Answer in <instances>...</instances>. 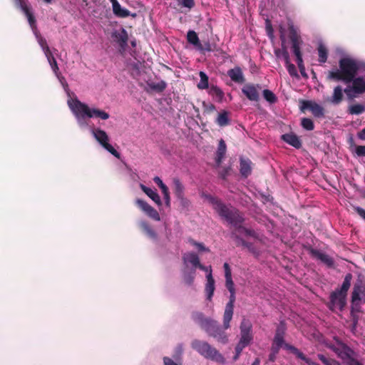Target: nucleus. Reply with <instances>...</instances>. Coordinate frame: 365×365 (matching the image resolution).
Masks as SVG:
<instances>
[{
  "instance_id": "obj_1",
  "label": "nucleus",
  "mask_w": 365,
  "mask_h": 365,
  "mask_svg": "<svg viewBox=\"0 0 365 365\" xmlns=\"http://www.w3.org/2000/svg\"><path fill=\"white\" fill-rule=\"evenodd\" d=\"M205 198L212 205L214 210L221 218L225 220L235 230L245 222L244 215L241 212L232 206H227L220 199L211 195H206Z\"/></svg>"
},
{
  "instance_id": "obj_2",
  "label": "nucleus",
  "mask_w": 365,
  "mask_h": 365,
  "mask_svg": "<svg viewBox=\"0 0 365 365\" xmlns=\"http://www.w3.org/2000/svg\"><path fill=\"white\" fill-rule=\"evenodd\" d=\"M339 66V69L329 72V78L345 83H350L360 69V65L356 61L347 57L341 58Z\"/></svg>"
},
{
  "instance_id": "obj_3",
  "label": "nucleus",
  "mask_w": 365,
  "mask_h": 365,
  "mask_svg": "<svg viewBox=\"0 0 365 365\" xmlns=\"http://www.w3.org/2000/svg\"><path fill=\"white\" fill-rule=\"evenodd\" d=\"M353 275L347 273L340 288L335 289L330 294L328 307L331 311L343 310L346 304L347 292L351 287Z\"/></svg>"
},
{
  "instance_id": "obj_4",
  "label": "nucleus",
  "mask_w": 365,
  "mask_h": 365,
  "mask_svg": "<svg viewBox=\"0 0 365 365\" xmlns=\"http://www.w3.org/2000/svg\"><path fill=\"white\" fill-rule=\"evenodd\" d=\"M69 106L78 119L88 117L107 120L110 117L106 111L97 108H90L88 105L78 99L73 100V102L69 103Z\"/></svg>"
},
{
  "instance_id": "obj_5",
  "label": "nucleus",
  "mask_w": 365,
  "mask_h": 365,
  "mask_svg": "<svg viewBox=\"0 0 365 365\" xmlns=\"http://www.w3.org/2000/svg\"><path fill=\"white\" fill-rule=\"evenodd\" d=\"M191 346L205 359H210L222 364L225 363V359L222 354H221L218 350L212 346L207 341L194 339L191 343Z\"/></svg>"
},
{
  "instance_id": "obj_6",
  "label": "nucleus",
  "mask_w": 365,
  "mask_h": 365,
  "mask_svg": "<svg viewBox=\"0 0 365 365\" xmlns=\"http://www.w3.org/2000/svg\"><path fill=\"white\" fill-rule=\"evenodd\" d=\"M351 302L356 309L365 303V282L361 279H356L354 284Z\"/></svg>"
},
{
  "instance_id": "obj_7",
  "label": "nucleus",
  "mask_w": 365,
  "mask_h": 365,
  "mask_svg": "<svg viewBox=\"0 0 365 365\" xmlns=\"http://www.w3.org/2000/svg\"><path fill=\"white\" fill-rule=\"evenodd\" d=\"M203 329L209 336H212L220 343L226 344L228 341L225 330L213 319H210Z\"/></svg>"
},
{
  "instance_id": "obj_8",
  "label": "nucleus",
  "mask_w": 365,
  "mask_h": 365,
  "mask_svg": "<svg viewBox=\"0 0 365 365\" xmlns=\"http://www.w3.org/2000/svg\"><path fill=\"white\" fill-rule=\"evenodd\" d=\"M93 135L96 140L110 153L117 158H120V153L108 143L109 138L106 131L96 128L93 130Z\"/></svg>"
},
{
  "instance_id": "obj_9",
  "label": "nucleus",
  "mask_w": 365,
  "mask_h": 365,
  "mask_svg": "<svg viewBox=\"0 0 365 365\" xmlns=\"http://www.w3.org/2000/svg\"><path fill=\"white\" fill-rule=\"evenodd\" d=\"M329 348L344 361H348L355 354L353 349L339 340H336V344L331 345Z\"/></svg>"
},
{
  "instance_id": "obj_10",
  "label": "nucleus",
  "mask_w": 365,
  "mask_h": 365,
  "mask_svg": "<svg viewBox=\"0 0 365 365\" xmlns=\"http://www.w3.org/2000/svg\"><path fill=\"white\" fill-rule=\"evenodd\" d=\"M240 339L239 343L248 346L253 339L252 324L249 319H243L240 326Z\"/></svg>"
},
{
  "instance_id": "obj_11",
  "label": "nucleus",
  "mask_w": 365,
  "mask_h": 365,
  "mask_svg": "<svg viewBox=\"0 0 365 365\" xmlns=\"http://www.w3.org/2000/svg\"><path fill=\"white\" fill-rule=\"evenodd\" d=\"M230 295L229 302L227 303L224 315H223V327L224 329H227L230 327V323L232 319L234 312V304L235 302V291L230 292Z\"/></svg>"
},
{
  "instance_id": "obj_12",
  "label": "nucleus",
  "mask_w": 365,
  "mask_h": 365,
  "mask_svg": "<svg viewBox=\"0 0 365 365\" xmlns=\"http://www.w3.org/2000/svg\"><path fill=\"white\" fill-rule=\"evenodd\" d=\"M289 38L292 42V48L296 59L302 58V54L300 49V44L302 43L301 38L298 35L293 25L289 26Z\"/></svg>"
},
{
  "instance_id": "obj_13",
  "label": "nucleus",
  "mask_w": 365,
  "mask_h": 365,
  "mask_svg": "<svg viewBox=\"0 0 365 365\" xmlns=\"http://www.w3.org/2000/svg\"><path fill=\"white\" fill-rule=\"evenodd\" d=\"M301 109L302 110L306 109L309 110L316 118H322L324 116V108L317 103L312 101H303Z\"/></svg>"
},
{
  "instance_id": "obj_14",
  "label": "nucleus",
  "mask_w": 365,
  "mask_h": 365,
  "mask_svg": "<svg viewBox=\"0 0 365 365\" xmlns=\"http://www.w3.org/2000/svg\"><path fill=\"white\" fill-rule=\"evenodd\" d=\"M136 205L143 210L149 217L155 221H160V217L158 212L150 205L147 202L141 199L135 200Z\"/></svg>"
},
{
  "instance_id": "obj_15",
  "label": "nucleus",
  "mask_w": 365,
  "mask_h": 365,
  "mask_svg": "<svg viewBox=\"0 0 365 365\" xmlns=\"http://www.w3.org/2000/svg\"><path fill=\"white\" fill-rule=\"evenodd\" d=\"M262 88L259 84L247 83L242 88V92L252 101H258L259 99V90Z\"/></svg>"
},
{
  "instance_id": "obj_16",
  "label": "nucleus",
  "mask_w": 365,
  "mask_h": 365,
  "mask_svg": "<svg viewBox=\"0 0 365 365\" xmlns=\"http://www.w3.org/2000/svg\"><path fill=\"white\" fill-rule=\"evenodd\" d=\"M310 254L312 257L321 261L322 263L326 264L328 267H333L334 265V261L331 257L327 254L321 252L316 249H311Z\"/></svg>"
},
{
  "instance_id": "obj_17",
  "label": "nucleus",
  "mask_w": 365,
  "mask_h": 365,
  "mask_svg": "<svg viewBox=\"0 0 365 365\" xmlns=\"http://www.w3.org/2000/svg\"><path fill=\"white\" fill-rule=\"evenodd\" d=\"M253 163L250 159L247 158H240V173L242 178H248L252 171Z\"/></svg>"
},
{
  "instance_id": "obj_18",
  "label": "nucleus",
  "mask_w": 365,
  "mask_h": 365,
  "mask_svg": "<svg viewBox=\"0 0 365 365\" xmlns=\"http://www.w3.org/2000/svg\"><path fill=\"white\" fill-rule=\"evenodd\" d=\"M207 282L205 284V292L207 296V299L209 301L212 300L215 289V279L212 277V269L210 267L209 273L206 276Z\"/></svg>"
},
{
  "instance_id": "obj_19",
  "label": "nucleus",
  "mask_w": 365,
  "mask_h": 365,
  "mask_svg": "<svg viewBox=\"0 0 365 365\" xmlns=\"http://www.w3.org/2000/svg\"><path fill=\"white\" fill-rule=\"evenodd\" d=\"M16 7L21 9V10L24 12V14H25V16H26V18L28 19L29 24L30 26L31 27V29L33 30L36 29V18L34 16V14L31 11L30 6H29L27 5V4L25 3L23 4L16 6Z\"/></svg>"
},
{
  "instance_id": "obj_20",
  "label": "nucleus",
  "mask_w": 365,
  "mask_h": 365,
  "mask_svg": "<svg viewBox=\"0 0 365 365\" xmlns=\"http://www.w3.org/2000/svg\"><path fill=\"white\" fill-rule=\"evenodd\" d=\"M112 4L113 12L114 15L120 18H125L130 15L129 10L122 8L117 0H110Z\"/></svg>"
},
{
  "instance_id": "obj_21",
  "label": "nucleus",
  "mask_w": 365,
  "mask_h": 365,
  "mask_svg": "<svg viewBox=\"0 0 365 365\" xmlns=\"http://www.w3.org/2000/svg\"><path fill=\"white\" fill-rule=\"evenodd\" d=\"M351 83H352V89L354 94H362L365 92V80L363 77L359 76L356 78L355 76Z\"/></svg>"
},
{
  "instance_id": "obj_22",
  "label": "nucleus",
  "mask_w": 365,
  "mask_h": 365,
  "mask_svg": "<svg viewBox=\"0 0 365 365\" xmlns=\"http://www.w3.org/2000/svg\"><path fill=\"white\" fill-rule=\"evenodd\" d=\"M227 75L231 78V80L235 83H242L245 81V78L242 69L240 67H235L234 68L230 69L227 71Z\"/></svg>"
},
{
  "instance_id": "obj_23",
  "label": "nucleus",
  "mask_w": 365,
  "mask_h": 365,
  "mask_svg": "<svg viewBox=\"0 0 365 365\" xmlns=\"http://www.w3.org/2000/svg\"><path fill=\"white\" fill-rule=\"evenodd\" d=\"M182 261L185 266L187 265V263H190L193 269H195L197 266L199 265L200 259L195 252H186L182 255Z\"/></svg>"
},
{
  "instance_id": "obj_24",
  "label": "nucleus",
  "mask_w": 365,
  "mask_h": 365,
  "mask_svg": "<svg viewBox=\"0 0 365 365\" xmlns=\"http://www.w3.org/2000/svg\"><path fill=\"white\" fill-rule=\"evenodd\" d=\"M282 140L289 145L299 148L302 146V142L297 135L293 133H286L282 135Z\"/></svg>"
},
{
  "instance_id": "obj_25",
  "label": "nucleus",
  "mask_w": 365,
  "mask_h": 365,
  "mask_svg": "<svg viewBox=\"0 0 365 365\" xmlns=\"http://www.w3.org/2000/svg\"><path fill=\"white\" fill-rule=\"evenodd\" d=\"M227 150V146L225 140L223 139H220L218 143L217 150L216 152L215 162L219 166L224 158Z\"/></svg>"
},
{
  "instance_id": "obj_26",
  "label": "nucleus",
  "mask_w": 365,
  "mask_h": 365,
  "mask_svg": "<svg viewBox=\"0 0 365 365\" xmlns=\"http://www.w3.org/2000/svg\"><path fill=\"white\" fill-rule=\"evenodd\" d=\"M191 317L192 320L197 324H198L202 329L211 319L210 318L205 317L204 314L200 312H192Z\"/></svg>"
},
{
  "instance_id": "obj_27",
  "label": "nucleus",
  "mask_w": 365,
  "mask_h": 365,
  "mask_svg": "<svg viewBox=\"0 0 365 365\" xmlns=\"http://www.w3.org/2000/svg\"><path fill=\"white\" fill-rule=\"evenodd\" d=\"M141 190L150 198L152 199L158 205H161V200L158 194V192L155 190H153L151 188L146 187L145 185L140 184V185Z\"/></svg>"
},
{
  "instance_id": "obj_28",
  "label": "nucleus",
  "mask_w": 365,
  "mask_h": 365,
  "mask_svg": "<svg viewBox=\"0 0 365 365\" xmlns=\"http://www.w3.org/2000/svg\"><path fill=\"white\" fill-rule=\"evenodd\" d=\"M344 98L343 90L340 86H337L334 88L333 94L329 101L334 105H339Z\"/></svg>"
},
{
  "instance_id": "obj_29",
  "label": "nucleus",
  "mask_w": 365,
  "mask_h": 365,
  "mask_svg": "<svg viewBox=\"0 0 365 365\" xmlns=\"http://www.w3.org/2000/svg\"><path fill=\"white\" fill-rule=\"evenodd\" d=\"M208 93L217 102H222L224 98V92L215 85H211Z\"/></svg>"
},
{
  "instance_id": "obj_30",
  "label": "nucleus",
  "mask_w": 365,
  "mask_h": 365,
  "mask_svg": "<svg viewBox=\"0 0 365 365\" xmlns=\"http://www.w3.org/2000/svg\"><path fill=\"white\" fill-rule=\"evenodd\" d=\"M280 40H281V42H282V48H277V49H275L274 50V54L276 55V56L277 58H280L281 56L284 58V52H287V53H289L288 51H287V48L285 45V42H286V38H285V36H284V29L281 27L280 28Z\"/></svg>"
},
{
  "instance_id": "obj_31",
  "label": "nucleus",
  "mask_w": 365,
  "mask_h": 365,
  "mask_svg": "<svg viewBox=\"0 0 365 365\" xmlns=\"http://www.w3.org/2000/svg\"><path fill=\"white\" fill-rule=\"evenodd\" d=\"M284 61L287 66L289 74L292 77H298V73L295 66L290 62L289 53L284 52Z\"/></svg>"
},
{
  "instance_id": "obj_32",
  "label": "nucleus",
  "mask_w": 365,
  "mask_h": 365,
  "mask_svg": "<svg viewBox=\"0 0 365 365\" xmlns=\"http://www.w3.org/2000/svg\"><path fill=\"white\" fill-rule=\"evenodd\" d=\"M187 41L194 45L197 49L202 48V44L200 42L197 33L194 31H189L187 34Z\"/></svg>"
},
{
  "instance_id": "obj_33",
  "label": "nucleus",
  "mask_w": 365,
  "mask_h": 365,
  "mask_svg": "<svg viewBox=\"0 0 365 365\" xmlns=\"http://www.w3.org/2000/svg\"><path fill=\"white\" fill-rule=\"evenodd\" d=\"M284 349L292 352L297 358L303 360L304 362H307V361L309 359L299 349H298L293 345H291L289 344H284Z\"/></svg>"
},
{
  "instance_id": "obj_34",
  "label": "nucleus",
  "mask_w": 365,
  "mask_h": 365,
  "mask_svg": "<svg viewBox=\"0 0 365 365\" xmlns=\"http://www.w3.org/2000/svg\"><path fill=\"white\" fill-rule=\"evenodd\" d=\"M141 229L146 233V235L153 240H157L158 235L155 231L150 226V225L145 222L142 221L140 223Z\"/></svg>"
},
{
  "instance_id": "obj_35",
  "label": "nucleus",
  "mask_w": 365,
  "mask_h": 365,
  "mask_svg": "<svg viewBox=\"0 0 365 365\" xmlns=\"http://www.w3.org/2000/svg\"><path fill=\"white\" fill-rule=\"evenodd\" d=\"M216 123L221 127L226 126L230 123L229 113L226 110L220 112L216 119Z\"/></svg>"
},
{
  "instance_id": "obj_36",
  "label": "nucleus",
  "mask_w": 365,
  "mask_h": 365,
  "mask_svg": "<svg viewBox=\"0 0 365 365\" xmlns=\"http://www.w3.org/2000/svg\"><path fill=\"white\" fill-rule=\"evenodd\" d=\"M148 86L157 93H162L167 87V83L164 81H160L158 83L150 82L148 83Z\"/></svg>"
},
{
  "instance_id": "obj_37",
  "label": "nucleus",
  "mask_w": 365,
  "mask_h": 365,
  "mask_svg": "<svg viewBox=\"0 0 365 365\" xmlns=\"http://www.w3.org/2000/svg\"><path fill=\"white\" fill-rule=\"evenodd\" d=\"M199 76L200 81L197 85V88L200 90L207 89L209 88V78L205 72L200 71Z\"/></svg>"
},
{
  "instance_id": "obj_38",
  "label": "nucleus",
  "mask_w": 365,
  "mask_h": 365,
  "mask_svg": "<svg viewBox=\"0 0 365 365\" xmlns=\"http://www.w3.org/2000/svg\"><path fill=\"white\" fill-rule=\"evenodd\" d=\"M115 41L119 43L121 47H124L128 41V34L126 31L123 29L120 33H115L113 34Z\"/></svg>"
},
{
  "instance_id": "obj_39",
  "label": "nucleus",
  "mask_w": 365,
  "mask_h": 365,
  "mask_svg": "<svg viewBox=\"0 0 365 365\" xmlns=\"http://www.w3.org/2000/svg\"><path fill=\"white\" fill-rule=\"evenodd\" d=\"M174 194L176 197H182V195H185L184 193V186L181 183L179 179H174Z\"/></svg>"
},
{
  "instance_id": "obj_40",
  "label": "nucleus",
  "mask_w": 365,
  "mask_h": 365,
  "mask_svg": "<svg viewBox=\"0 0 365 365\" xmlns=\"http://www.w3.org/2000/svg\"><path fill=\"white\" fill-rule=\"evenodd\" d=\"M238 232L244 233L246 236L251 237L254 239L258 240L259 238L258 233L253 229L247 228L243 226V224L237 229Z\"/></svg>"
},
{
  "instance_id": "obj_41",
  "label": "nucleus",
  "mask_w": 365,
  "mask_h": 365,
  "mask_svg": "<svg viewBox=\"0 0 365 365\" xmlns=\"http://www.w3.org/2000/svg\"><path fill=\"white\" fill-rule=\"evenodd\" d=\"M318 55H319V61L320 63H325L327 61L328 57V50L326 46L320 43L317 48Z\"/></svg>"
},
{
  "instance_id": "obj_42",
  "label": "nucleus",
  "mask_w": 365,
  "mask_h": 365,
  "mask_svg": "<svg viewBox=\"0 0 365 365\" xmlns=\"http://www.w3.org/2000/svg\"><path fill=\"white\" fill-rule=\"evenodd\" d=\"M195 272V269H193L191 272H188L185 269L182 271L183 280L186 284L191 285L193 283L194 278H195V276H194Z\"/></svg>"
},
{
  "instance_id": "obj_43",
  "label": "nucleus",
  "mask_w": 365,
  "mask_h": 365,
  "mask_svg": "<svg viewBox=\"0 0 365 365\" xmlns=\"http://www.w3.org/2000/svg\"><path fill=\"white\" fill-rule=\"evenodd\" d=\"M365 111V107L361 104H354L349 107V113L351 115H359Z\"/></svg>"
},
{
  "instance_id": "obj_44",
  "label": "nucleus",
  "mask_w": 365,
  "mask_h": 365,
  "mask_svg": "<svg viewBox=\"0 0 365 365\" xmlns=\"http://www.w3.org/2000/svg\"><path fill=\"white\" fill-rule=\"evenodd\" d=\"M263 97L269 103H274L277 101V98L275 94L270 90L264 89L262 92Z\"/></svg>"
},
{
  "instance_id": "obj_45",
  "label": "nucleus",
  "mask_w": 365,
  "mask_h": 365,
  "mask_svg": "<svg viewBox=\"0 0 365 365\" xmlns=\"http://www.w3.org/2000/svg\"><path fill=\"white\" fill-rule=\"evenodd\" d=\"M46 58H47V60L53 70V71L57 74L59 68H58V64H57V62H56V60L55 59V58L53 57V56L52 55L51 52H49L46 54H45Z\"/></svg>"
},
{
  "instance_id": "obj_46",
  "label": "nucleus",
  "mask_w": 365,
  "mask_h": 365,
  "mask_svg": "<svg viewBox=\"0 0 365 365\" xmlns=\"http://www.w3.org/2000/svg\"><path fill=\"white\" fill-rule=\"evenodd\" d=\"M237 230H234V231L231 232V237L235 241L237 246L244 247L247 241L245 240L242 237H241L240 235L237 234Z\"/></svg>"
},
{
  "instance_id": "obj_47",
  "label": "nucleus",
  "mask_w": 365,
  "mask_h": 365,
  "mask_svg": "<svg viewBox=\"0 0 365 365\" xmlns=\"http://www.w3.org/2000/svg\"><path fill=\"white\" fill-rule=\"evenodd\" d=\"M318 359L325 365H340V364L333 359L327 358L323 354H318Z\"/></svg>"
},
{
  "instance_id": "obj_48",
  "label": "nucleus",
  "mask_w": 365,
  "mask_h": 365,
  "mask_svg": "<svg viewBox=\"0 0 365 365\" xmlns=\"http://www.w3.org/2000/svg\"><path fill=\"white\" fill-rule=\"evenodd\" d=\"M301 125L307 130H313L314 128V125L312 120L308 118H302Z\"/></svg>"
},
{
  "instance_id": "obj_49",
  "label": "nucleus",
  "mask_w": 365,
  "mask_h": 365,
  "mask_svg": "<svg viewBox=\"0 0 365 365\" xmlns=\"http://www.w3.org/2000/svg\"><path fill=\"white\" fill-rule=\"evenodd\" d=\"M361 312V307H359L357 309H354V305H351V322L355 324H358L359 322V315L358 313Z\"/></svg>"
},
{
  "instance_id": "obj_50",
  "label": "nucleus",
  "mask_w": 365,
  "mask_h": 365,
  "mask_svg": "<svg viewBox=\"0 0 365 365\" xmlns=\"http://www.w3.org/2000/svg\"><path fill=\"white\" fill-rule=\"evenodd\" d=\"M286 329L287 327L284 322L281 321L277 327L275 334L284 336Z\"/></svg>"
},
{
  "instance_id": "obj_51",
  "label": "nucleus",
  "mask_w": 365,
  "mask_h": 365,
  "mask_svg": "<svg viewBox=\"0 0 365 365\" xmlns=\"http://www.w3.org/2000/svg\"><path fill=\"white\" fill-rule=\"evenodd\" d=\"M246 346H247L246 345H244L241 343H239V342L237 343V344L235 346V354L233 356L234 361H237L239 359L240 355L241 354L243 349Z\"/></svg>"
},
{
  "instance_id": "obj_52",
  "label": "nucleus",
  "mask_w": 365,
  "mask_h": 365,
  "mask_svg": "<svg viewBox=\"0 0 365 365\" xmlns=\"http://www.w3.org/2000/svg\"><path fill=\"white\" fill-rule=\"evenodd\" d=\"M162 193L163 195V197L165 200V205L168 207H170V192L168 187L166 186L161 189Z\"/></svg>"
},
{
  "instance_id": "obj_53",
  "label": "nucleus",
  "mask_w": 365,
  "mask_h": 365,
  "mask_svg": "<svg viewBox=\"0 0 365 365\" xmlns=\"http://www.w3.org/2000/svg\"><path fill=\"white\" fill-rule=\"evenodd\" d=\"M244 247H246L249 250V252H250L255 256L259 255V250L254 246V245L252 243L246 242Z\"/></svg>"
},
{
  "instance_id": "obj_54",
  "label": "nucleus",
  "mask_w": 365,
  "mask_h": 365,
  "mask_svg": "<svg viewBox=\"0 0 365 365\" xmlns=\"http://www.w3.org/2000/svg\"><path fill=\"white\" fill-rule=\"evenodd\" d=\"M296 60H297V63L298 68L299 69V71H300L302 76L304 77H307V75L305 72V67H304V65L303 63L302 58H298Z\"/></svg>"
},
{
  "instance_id": "obj_55",
  "label": "nucleus",
  "mask_w": 365,
  "mask_h": 365,
  "mask_svg": "<svg viewBox=\"0 0 365 365\" xmlns=\"http://www.w3.org/2000/svg\"><path fill=\"white\" fill-rule=\"evenodd\" d=\"M284 336L274 334L272 343L282 346L284 348Z\"/></svg>"
},
{
  "instance_id": "obj_56",
  "label": "nucleus",
  "mask_w": 365,
  "mask_h": 365,
  "mask_svg": "<svg viewBox=\"0 0 365 365\" xmlns=\"http://www.w3.org/2000/svg\"><path fill=\"white\" fill-rule=\"evenodd\" d=\"M225 287L228 289L229 292L235 291V284L233 282L232 277L225 278Z\"/></svg>"
},
{
  "instance_id": "obj_57",
  "label": "nucleus",
  "mask_w": 365,
  "mask_h": 365,
  "mask_svg": "<svg viewBox=\"0 0 365 365\" xmlns=\"http://www.w3.org/2000/svg\"><path fill=\"white\" fill-rule=\"evenodd\" d=\"M38 43H39V44L41 46V47L42 48L43 51H44L45 54L51 52L50 48H49V47H48V46L47 44V42H46L45 38H41L38 40Z\"/></svg>"
},
{
  "instance_id": "obj_58",
  "label": "nucleus",
  "mask_w": 365,
  "mask_h": 365,
  "mask_svg": "<svg viewBox=\"0 0 365 365\" xmlns=\"http://www.w3.org/2000/svg\"><path fill=\"white\" fill-rule=\"evenodd\" d=\"M179 4H181L182 6L192 9L195 6V1L194 0H178Z\"/></svg>"
},
{
  "instance_id": "obj_59",
  "label": "nucleus",
  "mask_w": 365,
  "mask_h": 365,
  "mask_svg": "<svg viewBox=\"0 0 365 365\" xmlns=\"http://www.w3.org/2000/svg\"><path fill=\"white\" fill-rule=\"evenodd\" d=\"M215 49V45L210 43V42L207 41L204 43L202 45V48L200 49V51H213Z\"/></svg>"
},
{
  "instance_id": "obj_60",
  "label": "nucleus",
  "mask_w": 365,
  "mask_h": 365,
  "mask_svg": "<svg viewBox=\"0 0 365 365\" xmlns=\"http://www.w3.org/2000/svg\"><path fill=\"white\" fill-rule=\"evenodd\" d=\"M163 364L164 365H181L180 362H175L173 359L168 356L163 357Z\"/></svg>"
},
{
  "instance_id": "obj_61",
  "label": "nucleus",
  "mask_w": 365,
  "mask_h": 365,
  "mask_svg": "<svg viewBox=\"0 0 365 365\" xmlns=\"http://www.w3.org/2000/svg\"><path fill=\"white\" fill-rule=\"evenodd\" d=\"M230 167L224 168L219 173L220 177L222 179L225 180L227 177L230 175Z\"/></svg>"
},
{
  "instance_id": "obj_62",
  "label": "nucleus",
  "mask_w": 365,
  "mask_h": 365,
  "mask_svg": "<svg viewBox=\"0 0 365 365\" xmlns=\"http://www.w3.org/2000/svg\"><path fill=\"white\" fill-rule=\"evenodd\" d=\"M353 209L363 220H365V210L364 209H363L359 206H354Z\"/></svg>"
},
{
  "instance_id": "obj_63",
  "label": "nucleus",
  "mask_w": 365,
  "mask_h": 365,
  "mask_svg": "<svg viewBox=\"0 0 365 365\" xmlns=\"http://www.w3.org/2000/svg\"><path fill=\"white\" fill-rule=\"evenodd\" d=\"M223 267H224V270H225V278L232 277V272H231V269H230L229 264L227 262L224 263Z\"/></svg>"
},
{
  "instance_id": "obj_64",
  "label": "nucleus",
  "mask_w": 365,
  "mask_h": 365,
  "mask_svg": "<svg viewBox=\"0 0 365 365\" xmlns=\"http://www.w3.org/2000/svg\"><path fill=\"white\" fill-rule=\"evenodd\" d=\"M356 153L358 156H365V145L356 146Z\"/></svg>"
}]
</instances>
